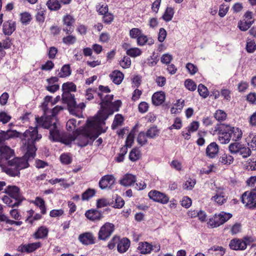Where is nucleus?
<instances>
[{
    "instance_id": "nucleus-1",
    "label": "nucleus",
    "mask_w": 256,
    "mask_h": 256,
    "mask_svg": "<svg viewBox=\"0 0 256 256\" xmlns=\"http://www.w3.org/2000/svg\"><path fill=\"white\" fill-rule=\"evenodd\" d=\"M6 138H20L23 141V149L26 150L25 158L34 159L36 156V148L35 146L36 141L42 138L41 134H38V127L30 128L24 132L21 133L16 130H8L5 132Z\"/></svg>"
},
{
    "instance_id": "nucleus-2",
    "label": "nucleus",
    "mask_w": 256,
    "mask_h": 256,
    "mask_svg": "<svg viewBox=\"0 0 256 256\" xmlns=\"http://www.w3.org/2000/svg\"><path fill=\"white\" fill-rule=\"evenodd\" d=\"M14 150L8 146H2L0 147V154L2 160H7V163L10 168H4V171L11 176H18L20 174V170L27 168L29 166L28 160L32 159L25 158V154L22 158H14L10 160L13 156Z\"/></svg>"
},
{
    "instance_id": "nucleus-3",
    "label": "nucleus",
    "mask_w": 256,
    "mask_h": 256,
    "mask_svg": "<svg viewBox=\"0 0 256 256\" xmlns=\"http://www.w3.org/2000/svg\"><path fill=\"white\" fill-rule=\"evenodd\" d=\"M218 134V140L220 143H228L232 138L234 141L238 140L242 136V132L238 128L232 127L224 124H217L214 128L213 134Z\"/></svg>"
},
{
    "instance_id": "nucleus-4",
    "label": "nucleus",
    "mask_w": 256,
    "mask_h": 256,
    "mask_svg": "<svg viewBox=\"0 0 256 256\" xmlns=\"http://www.w3.org/2000/svg\"><path fill=\"white\" fill-rule=\"evenodd\" d=\"M36 122L39 124H42L44 128L50 130L49 138L52 141L60 142L66 145H68L71 144V142L74 139L70 135L67 136H63V134H60L56 122H54L53 124H50L47 122H44L42 118L37 117L36 118Z\"/></svg>"
},
{
    "instance_id": "nucleus-5",
    "label": "nucleus",
    "mask_w": 256,
    "mask_h": 256,
    "mask_svg": "<svg viewBox=\"0 0 256 256\" xmlns=\"http://www.w3.org/2000/svg\"><path fill=\"white\" fill-rule=\"evenodd\" d=\"M100 134V132L98 131L95 132L94 134H92L91 132L88 131L82 134H78L76 136H75V134H63V136H67L70 135L74 138L71 142L72 141L76 140V144L78 146L84 147L89 144H92V142L96 139Z\"/></svg>"
},
{
    "instance_id": "nucleus-6",
    "label": "nucleus",
    "mask_w": 256,
    "mask_h": 256,
    "mask_svg": "<svg viewBox=\"0 0 256 256\" xmlns=\"http://www.w3.org/2000/svg\"><path fill=\"white\" fill-rule=\"evenodd\" d=\"M121 105L122 102L120 100H117L114 102H112L110 105V108H107L106 110L99 113L98 122L100 124H105L104 120L108 118L109 115L113 114L114 111H118Z\"/></svg>"
},
{
    "instance_id": "nucleus-7",
    "label": "nucleus",
    "mask_w": 256,
    "mask_h": 256,
    "mask_svg": "<svg viewBox=\"0 0 256 256\" xmlns=\"http://www.w3.org/2000/svg\"><path fill=\"white\" fill-rule=\"evenodd\" d=\"M62 102L66 104L68 101L74 98V95L70 93V92H76V86L72 82H66L63 84L62 86Z\"/></svg>"
},
{
    "instance_id": "nucleus-8",
    "label": "nucleus",
    "mask_w": 256,
    "mask_h": 256,
    "mask_svg": "<svg viewBox=\"0 0 256 256\" xmlns=\"http://www.w3.org/2000/svg\"><path fill=\"white\" fill-rule=\"evenodd\" d=\"M232 216L230 213H226L222 212L218 214H215L214 216L210 218L208 224L213 228H216L224 224Z\"/></svg>"
},
{
    "instance_id": "nucleus-9",
    "label": "nucleus",
    "mask_w": 256,
    "mask_h": 256,
    "mask_svg": "<svg viewBox=\"0 0 256 256\" xmlns=\"http://www.w3.org/2000/svg\"><path fill=\"white\" fill-rule=\"evenodd\" d=\"M252 242V238L248 236L244 237L242 240L234 238L230 240L229 246L233 250H244Z\"/></svg>"
},
{
    "instance_id": "nucleus-10",
    "label": "nucleus",
    "mask_w": 256,
    "mask_h": 256,
    "mask_svg": "<svg viewBox=\"0 0 256 256\" xmlns=\"http://www.w3.org/2000/svg\"><path fill=\"white\" fill-rule=\"evenodd\" d=\"M242 202L250 208H256V193L254 192H244L242 196Z\"/></svg>"
},
{
    "instance_id": "nucleus-11",
    "label": "nucleus",
    "mask_w": 256,
    "mask_h": 256,
    "mask_svg": "<svg viewBox=\"0 0 256 256\" xmlns=\"http://www.w3.org/2000/svg\"><path fill=\"white\" fill-rule=\"evenodd\" d=\"M114 230L112 224L106 222L100 228L98 233V238L100 240H106L112 234Z\"/></svg>"
},
{
    "instance_id": "nucleus-12",
    "label": "nucleus",
    "mask_w": 256,
    "mask_h": 256,
    "mask_svg": "<svg viewBox=\"0 0 256 256\" xmlns=\"http://www.w3.org/2000/svg\"><path fill=\"white\" fill-rule=\"evenodd\" d=\"M4 193L8 194V196L14 199L15 201H18L20 202L24 199L20 192L19 188L15 186H8L5 189Z\"/></svg>"
},
{
    "instance_id": "nucleus-13",
    "label": "nucleus",
    "mask_w": 256,
    "mask_h": 256,
    "mask_svg": "<svg viewBox=\"0 0 256 256\" xmlns=\"http://www.w3.org/2000/svg\"><path fill=\"white\" fill-rule=\"evenodd\" d=\"M115 183V178L112 175L107 174L103 176L99 182L98 185L102 190L111 189Z\"/></svg>"
},
{
    "instance_id": "nucleus-14",
    "label": "nucleus",
    "mask_w": 256,
    "mask_h": 256,
    "mask_svg": "<svg viewBox=\"0 0 256 256\" xmlns=\"http://www.w3.org/2000/svg\"><path fill=\"white\" fill-rule=\"evenodd\" d=\"M148 197L154 201L162 204H167L169 200L168 197L166 194L157 190H152L149 192Z\"/></svg>"
},
{
    "instance_id": "nucleus-15",
    "label": "nucleus",
    "mask_w": 256,
    "mask_h": 256,
    "mask_svg": "<svg viewBox=\"0 0 256 256\" xmlns=\"http://www.w3.org/2000/svg\"><path fill=\"white\" fill-rule=\"evenodd\" d=\"M78 240L84 245L92 244L95 242V238L93 234L90 232H86L80 234Z\"/></svg>"
},
{
    "instance_id": "nucleus-16",
    "label": "nucleus",
    "mask_w": 256,
    "mask_h": 256,
    "mask_svg": "<svg viewBox=\"0 0 256 256\" xmlns=\"http://www.w3.org/2000/svg\"><path fill=\"white\" fill-rule=\"evenodd\" d=\"M86 216L92 221L100 220L102 218V213L96 209H90L85 213Z\"/></svg>"
},
{
    "instance_id": "nucleus-17",
    "label": "nucleus",
    "mask_w": 256,
    "mask_h": 256,
    "mask_svg": "<svg viewBox=\"0 0 256 256\" xmlns=\"http://www.w3.org/2000/svg\"><path fill=\"white\" fill-rule=\"evenodd\" d=\"M68 106V110L72 114H75L76 110L78 109H83L85 108L86 105L84 102H81L78 104L76 102L75 98L72 99L66 103Z\"/></svg>"
},
{
    "instance_id": "nucleus-18",
    "label": "nucleus",
    "mask_w": 256,
    "mask_h": 256,
    "mask_svg": "<svg viewBox=\"0 0 256 256\" xmlns=\"http://www.w3.org/2000/svg\"><path fill=\"white\" fill-rule=\"evenodd\" d=\"M2 27L4 34L5 35L10 36L16 30V22L8 20L4 22Z\"/></svg>"
},
{
    "instance_id": "nucleus-19",
    "label": "nucleus",
    "mask_w": 256,
    "mask_h": 256,
    "mask_svg": "<svg viewBox=\"0 0 256 256\" xmlns=\"http://www.w3.org/2000/svg\"><path fill=\"white\" fill-rule=\"evenodd\" d=\"M218 152V145L214 142L210 144L206 148V155L210 158L215 157Z\"/></svg>"
},
{
    "instance_id": "nucleus-20",
    "label": "nucleus",
    "mask_w": 256,
    "mask_h": 256,
    "mask_svg": "<svg viewBox=\"0 0 256 256\" xmlns=\"http://www.w3.org/2000/svg\"><path fill=\"white\" fill-rule=\"evenodd\" d=\"M165 100V94L162 92H155L152 96V102L154 104L159 106L162 104Z\"/></svg>"
},
{
    "instance_id": "nucleus-21",
    "label": "nucleus",
    "mask_w": 256,
    "mask_h": 256,
    "mask_svg": "<svg viewBox=\"0 0 256 256\" xmlns=\"http://www.w3.org/2000/svg\"><path fill=\"white\" fill-rule=\"evenodd\" d=\"M48 230L44 226H41L33 234V237L35 239L44 238L48 236Z\"/></svg>"
},
{
    "instance_id": "nucleus-22",
    "label": "nucleus",
    "mask_w": 256,
    "mask_h": 256,
    "mask_svg": "<svg viewBox=\"0 0 256 256\" xmlns=\"http://www.w3.org/2000/svg\"><path fill=\"white\" fill-rule=\"evenodd\" d=\"M136 181V178L132 174H126L124 178L120 180V184L126 186L132 185Z\"/></svg>"
},
{
    "instance_id": "nucleus-23",
    "label": "nucleus",
    "mask_w": 256,
    "mask_h": 256,
    "mask_svg": "<svg viewBox=\"0 0 256 256\" xmlns=\"http://www.w3.org/2000/svg\"><path fill=\"white\" fill-rule=\"evenodd\" d=\"M114 95L107 94L104 96V99H102V101L100 102L101 108L103 109L102 112L106 110L107 108H110V105L112 102V101Z\"/></svg>"
},
{
    "instance_id": "nucleus-24",
    "label": "nucleus",
    "mask_w": 256,
    "mask_h": 256,
    "mask_svg": "<svg viewBox=\"0 0 256 256\" xmlns=\"http://www.w3.org/2000/svg\"><path fill=\"white\" fill-rule=\"evenodd\" d=\"M110 76L114 84H119L124 78V74L120 70H116L110 75Z\"/></svg>"
},
{
    "instance_id": "nucleus-25",
    "label": "nucleus",
    "mask_w": 256,
    "mask_h": 256,
    "mask_svg": "<svg viewBox=\"0 0 256 256\" xmlns=\"http://www.w3.org/2000/svg\"><path fill=\"white\" fill-rule=\"evenodd\" d=\"M137 43L139 46H144L146 43L148 45H152L154 43V40L152 38H148L146 36L142 34L137 38Z\"/></svg>"
},
{
    "instance_id": "nucleus-26",
    "label": "nucleus",
    "mask_w": 256,
    "mask_h": 256,
    "mask_svg": "<svg viewBox=\"0 0 256 256\" xmlns=\"http://www.w3.org/2000/svg\"><path fill=\"white\" fill-rule=\"evenodd\" d=\"M130 241L127 238H124L118 244V250L120 252H125L130 247Z\"/></svg>"
},
{
    "instance_id": "nucleus-27",
    "label": "nucleus",
    "mask_w": 256,
    "mask_h": 256,
    "mask_svg": "<svg viewBox=\"0 0 256 256\" xmlns=\"http://www.w3.org/2000/svg\"><path fill=\"white\" fill-rule=\"evenodd\" d=\"M152 246L147 242H142L139 244L138 248L140 250V253L146 254L150 252L152 250Z\"/></svg>"
},
{
    "instance_id": "nucleus-28",
    "label": "nucleus",
    "mask_w": 256,
    "mask_h": 256,
    "mask_svg": "<svg viewBox=\"0 0 256 256\" xmlns=\"http://www.w3.org/2000/svg\"><path fill=\"white\" fill-rule=\"evenodd\" d=\"M140 158V152L138 148H134L130 151L129 158L132 162H135Z\"/></svg>"
},
{
    "instance_id": "nucleus-29",
    "label": "nucleus",
    "mask_w": 256,
    "mask_h": 256,
    "mask_svg": "<svg viewBox=\"0 0 256 256\" xmlns=\"http://www.w3.org/2000/svg\"><path fill=\"white\" fill-rule=\"evenodd\" d=\"M46 4L51 10H57L60 8V4L58 0H48Z\"/></svg>"
},
{
    "instance_id": "nucleus-30",
    "label": "nucleus",
    "mask_w": 256,
    "mask_h": 256,
    "mask_svg": "<svg viewBox=\"0 0 256 256\" xmlns=\"http://www.w3.org/2000/svg\"><path fill=\"white\" fill-rule=\"evenodd\" d=\"M12 198H10V196H4L2 198V200L8 206L12 208L18 206L21 204V202L18 201H16L13 202Z\"/></svg>"
},
{
    "instance_id": "nucleus-31",
    "label": "nucleus",
    "mask_w": 256,
    "mask_h": 256,
    "mask_svg": "<svg viewBox=\"0 0 256 256\" xmlns=\"http://www.w3.org/2000/svg\"><path fill=\"white\" fill-rule=\"evenodd\" d=\"M71 74V70L70 64H64L61 68L60 72L58 73L60 78H66Z\"/></svg>"
},
{
    "instance_id": "nucleus-32",
    "label": "nucleus",
    "mask_w": 256,
    "mask_h": 256,
    "mask_svg": "<svg viewBox=\"0 0 256 256\" xmlns=\"http://www.w3.org/2000/svg\"><path fill=\"white\" fill-rule=\"evenodd\" d=\"M224 197L225 196L223 192L218 191L216 194L212 198V199L214 200L217 204L221 205L226 200Z\"/></svg>"
},
{
    "instance_id": "nucleus-33",
    "label": "nucleus",
    "mask_w": 256,
    "mask_h": 256,
    "mask_svg": "<svg viewBox=\"0 0 256 256\" xmlns=\"http://www.w3.org/2000/svg\"><path fill=\"white\" fill-rule=\"evenodd\" d=\"M34 203L36 206L40 208L42 214H45L46 213L45 202L43 199L40 197H36L35 199Z\"/></svg>"
},
{
    "instance_id": "nucleus-34",
    "label": "nucleus",
    "mask_w": 256,
    "mask_h": 256,
    "mask_svg": "<svg viewBox=\"0 0 256 256\" xmlns=\"http://www.w3.org/2000/svg\"><path fill=\"white\" fill-rule=\"evenodd\" d=\"M254 22V20L240 21L238 23V27L241 30L246 31L250 27Z\"/></svg>"
},
{
    "instance_id": "nucleus-35",
    "label": "nucleus",
    "mask_w": 256,
    "mask_h": 256,
    "mask_svg": "<svg viewBox=\"0 0 256 256\" xmlns=\"http://www.w3.org/2000/svg\"><path fill=\"white\" fill-rule=\"evenodd\" d=\"M158 134L159 130L156 126H154L148 129L146 132V136L148 138H154L156 136H158Z\"/></svg>"
},
{
    "instance_id": "nucleus-36",
    "label": "nucleus",
    "mask_w": 256,
    "mask_h": 256,
    "mask_svg": "<svg viewBox=\"0 0 256 256\" xmlns=\"http://www.w3.org/2000/svg\"><path fill=\"white\" fill-rule=\"evenodd\" d=\"M174 14V9L172 8L168 7L162 16V18L166 22H169L172 20Z\"/></svg>"
},
{
    "instance_id": "nucleus-37",
    "label": "nucleus",
    "mask_w": 256,
    "mask_h": 256,
    "mask_svg": "<svg viewBox=\"0 0 256 256\" xmlns=\"http://www.w3.org/2000/svg\"><path fill=\"white\" fill-rule=\"evenodd\" d=\"M234 161V158L232 156L224 154L220 156L219 162L224 164H230Z\"/></svg>"
},
{
    "instance_id": "nucleus-38",
    "label": "nucleus",
    "mask_w": 256,
    "mask_h": 256,
    "mask_svg": "<svg viewBox=\"0 0 256 256\" xmlns=\"http://www.w3.org/2000/svg\"><path fill=\"white\" fill-rule=\"evenodd\" d=\"M95 194V190L89 188L82 194V200H88L90 198L94 196Z\"/></svg>"
},
{
    "instance_id": "nucleus-39",
    "label": "nucleus",
    "mask_w": 256,
    "mask_h": 256,
    "mask_svg": "<svg viewBox=\"0 0 256 256\" xmlns=\"http://www.w3.org/2000/svg\"><path fill=\"white\" fill-rule=\"evenodd\" d=\"M62 41L63 43L66 44H73L76 42V38L74 36L68 34L66 36L62 38Z\"/></svg>"
},
{
    "instance_id": "nucleus-40",
    "label": "nucleus",
    "mask_w": 256,
    "mask_h": 256,
    "mask_svg": "<svg viewBox=\"0 0 256 256\" xmlns=\"http://www.w3.org/2000/svg\"><path fill=\"white\" fill-rule=\"evenodd\" d=\"M64 26H72L74 22V18L70 15H66L63 18Z\"/></svg>"
},
{
    "instance_id": "nucleus-41",
    "label": "nucleus",
    "mask_w": 256,
    "mask_h": 256,
    "mask_svg": "<svg viewBox=\"0 0 256 256\" xmlns=\"http://www.w3.org/2000/svg\"><path fill=\"white\" fill-rule=\"evenodd\" d=\"M214 118L218 121H223L226 119V114L222 110H217L214 115Z\"/></svg>"
},
{
    "instance_id": "nucleus-42",
    "label": "nucleus",
    "mask_w": 256,
    "mask_h": 256,
    "mask_svg": "<svg viewBox=\"0 0 256 256\" xmlns=\"http://www.w3.org/2000/svg\"><path fill=\"white\" fill-rule=\"evenodd\" d=\"M242 144L239 142H234L231 144L229 146V150L232 154H236L239 152V151L242 147Z\"/></svg>"
},
{
    "instance_id": "nucleus-43",
    "label": "nucleus",
    "mask_w": 256,
    "mask_h": 256,
    "mask_svg": "<svg viewBox=\"0 0 256 256\" xmlns=\"http://www.w3.org/2000/svg\"><path fill=\"white\" fill-rule=\"evenodd\" d=\"M198 90L200 95L204 98H206L208 95V91L207 88L202 84L198 85Z\"/></svg>"
},
{
    "instance_id": "nucleus-44",
    "label": "nucleus",
    "mask_w": 256,
    "mask_h": 256,
    "mask_svg": "<svg viewBox=\"0 0 256 256\" xmlns=\"http://www.w3.org/2000/svg\"><path fill=\"white\" fill-rule=\"evenodd\" d=\"M120 64L124 68H128L131 65V60L129 57L124 56L123 58L120 61Z\"/></svg>"
},
{
    "instance_id": "nucleus-45",
    "label": "nucleus",
    "mask_w": 256,
    "mask_h": 256,
    "mask_svg": "<svg viewBox=\"0 0 256 256\" xmlns=\"http://www.w3.org/2000/svg\"><path fill=\"white\" fill-rule=\"evenodd\" d=\"M40 242H34L26 244L28 253L32 252L41 246Z\"/></svg>"
},
{
    "instance_id": "nucleus-46",
    "label": "nucleus",
    "mask_w": 256,
    "mask_h": 256,
    "mask_svg": "<svg viewBox=\"0 0 256 256\" xmlns=\"http://www.w3.org/2000/svg\"><path fill=\"white\" fill-rule=\"evenodd\" d=\"M141 50L138 48H131L127 50L126 54L132 57H136L141 54Z\"/></svg>"
},
{
    "instance_id": "nucleus-47",
    "label": "nucleus",
    "mask_w": 256,
    "mask_h": 256,
    "mask_svg": "<svg viewBox=\"0 0 256 256\" xmlns=\"http://www.w3.org/2000/svg\"><path fill=\"white\" fill-rule=\"evenodd\" d=\"M146 137V134H145L144 132H140L137 138L138 142L142 146L146 144L148 142Z\"/></svg>"
},
{
    "instance_id": "nucleus-48",
    "label": "nucleus",
    "mask_w": 256,
    "mask_h": 256,
    "mask_svg": "<svg viewBox=\"0 0 256 256\" xmlns=\"http://www.w3.org/2000/svg\"><path fill=\"white\" fill-rule=\"evenodd\" d=\"M186 87L190 90L194 91L196 90V85L194 81L188 79L184 82Z\"/></svg>"
},
{
    "instance_id": "nucleus-49",
    "label": "nucleus",
    "mask_w": 256,
    "mask_h": 256,
    "mask_svg": "<svg viewBox=\"0 0 256 256\" xmlns=\"http://www.w3.org/2000/svg\"><path fill=\"white\" fill-rule=\"evenodd\" d=\"M240 154L244 158H246L249 156L251 154V150L249 148L243 146L242 145L239 151Z\"/></svg>"
},
{
    "instance_id": "nucleus-50",
    "label": "nucleus",
    "mask_w": 256,
    "mask_h": 256,
    "mask_svg": "<svg viewBox=\"0 0 256 256\" xmlns=\"http://www.w3.org/2000/svg\"><path fill=\"white\" fill-rule=\"evenodd\" d=\"M60 160L64 164H68L72 162V160L68 154H64L60 156Z\"/></svg>"
},
{
    "instance_id": "nucleus-51",
    "label": "nucleus",
    "mask_w": 256,
    "mask_h": 256,
    "mask_svg": "<svg viewBox=\"0 0 256 256\" xmlns=\"http://www.w3.org/2000/svg\"><path fill=\"white\" fill-rule=\"evenodd\" d=\"M114 16L110 12H108L107 14L104 15L102 18L103 22L106 24H110L114 20Z\"/></svg>"
},
{
    "instance_id": "nucleus-52",
    "label": "nucleus",
    "mask_w": 256,
    "mask_h": 256,
    "mask_svg": "<svg viewBox=\"0 0 256 256\" xmlns=\"http://www.w3.org/2000/svg\"><path fill=\"white\" fill-rule=\"evenodd\" d=\"M66 126L68 130H72L76 127V120L75 119H70L66 123Z\"/></svg>"
},
{
    "instance_id": "nucleus-53",
    "label": "nucleus",
    "mask_w": 256,
    "mask_h": 256,
    "mask_svg": "<svg viewBox=\"0 0 256 256\" xmlns=\"http://www.w3.org/2000/svg\"><path fill=\"white\" fill-rule=\"evenodd\" d=\"M198 216V219L201 222H204L206 220V213L202 210H200L198 212L197 211L196 212H194V214H192V216Z\"/></svg>"
},
{
    "instance_id": "nucleus-54",
    "label": "nucleus",
    "mask_w": 256,
    "mask_h": 256,
    "mask_svg": "<svg viewBox=\"0 0 256 256\" xmlns=\"http://www.w3.org/2000/svg\"><path fill=\"white\" fill-rule=\"evenodd\" d=\"M196 183V180H195L190 178L186 182L184 185V188L186 190H192L194 187Z\"/></svg>"
},
{
    "instance_id": "nucleus-55",
    "label": "nucleus",
    "mask_w": 256,
    "mask_h": 256,
    "mask_svg": "<svg viewBox=\"0 0 256 256\" xmlns=\"http://www.w3.org/2000/svg\"><path fill=\"white\" fill-rule=\"evenodd\" d=\"M142 34V31L138 28H133L130 32V35L133 38H137Z\"/></svg>"
},
{
    "instance_id": "nucleus-56",
    "label": "nucleus",
    "mask_w": 256,
    "mask_h": 256,
    "mask_svg": "<svg viewBox=\"0 0 256 256\" xmlns=\"http://www.w3.org/2000/svg\"><path fill=\"white\" fill-rule=\"evenodd\" d=\"M124 121V118L122 114H117L116 115L112 126H118L121 125Z\"/></svg>"
},
{
    "instance_id": "nucleus-57",
    "label": "nucleus",
    "mask_w": 256,
    "mask_h": 256,
    "mask_svg": "<svg viewBox=\"0 0 256 256\" xmlns=\"http://www.w3.org/2000/svg\"><path fill=\"white\" fill-rule=\"evenodd\" d=\"M97 92L96 88L92 89V88H88L86 91V100H90L94 98V94Z\"/></svg>"
},
{
    "instance_id": "nucleus-58",
    "label": "nucleus",
    "mask_w": 256,
    "mask_h": 256,
    "mask_svg": "<svg viewBox=\"0 0 256 256\" xmlns=\"http://www.w3.org/2000/svg\"><path fill=\"white\" fill-rule=\"evenodd\" d=\"M20 15V20L22 24L30 22L32 19L30 14L28 12H25L21 14Z\"/></svg>"
},
{
    "instance_id": "nucleus-59",
    "label": "nucleus",
    "mask_w": 256,
    "mask_h": 256,
    "mask_svg": "<svg viewBox=\"0 0 256 256\" xmlns=\"http://www.w3.org/2000/svg\"><path fill=\"white\" fill-rule=\"evenodd\" d=\"M109 202L106 198H100L97 200L96 206L98 208L106 206L109 205Z\"/></svg>"
},
{
    "instance_id": "nucleus-60",
    "label": "nucleus",
    "mask_w": 256,
    "mask_h": 256,
    "mask_svg": "<svg viewBox=\"0 0 256 256\" xmlns=\"http://www.w3.org/2000/svg\"><path fill=\"white\" fill-rule=\"evenodd\" d=\"M186 68L191 74H195L198 70L196 66L191 63H188L186 65Z\"/></svg>"
},
{
    "instance_id": "nucleus-61",
    "label": "nucleus",
    "mask_w": 256,
    "mask_h": 256,
    "mask_svg": "<svg viewBox=\"0 0 256 256\" xmlns=\"http://www.w3.org/2000/svg\"><path fill=\"white\" fill-rule=\"evenodd\" d=\"M11 118V116L8 115L5 112H0V122L4 124L8 122Z\"/></svg>"
},
{
    "instance_id": "nucleus-62",
    "label": "nucleus",
    "mask_w": 256,
    "mask_h": 256,
    "mask_svg": "<svg viewBox=\"0 0 256 256\" xmlns=\"http://www.w3.org/2000/svg\"><path fill=\"white\" fill-rule=\"evenodd\" d=\"M119 240V237L117 236H114L108 243V248L110 250L113 249L115 247L116 244H118Z\"/></svg>"
},
{
    "instance_id": "nucleus-63",
    "label": "nucleus",
    "mask_w": 256,
    "mask_h": 256,
    "mask_svg": "<svg viewBox=\"0 0 256 256\" xmlns=\"http://www.w3.org/2000/svg\"><path fill=\"white\" fill-rule=\"evenodd\" d=\"M247 184L253 188V190L256 191V176H251L246 180Z\"/></svg>"
},
{
    "instance_id": "nucleus-64",
    "label": "nucleus",
    "mask_w": 256,
    "mask_h": 256,
    "mask_svg": "<svg viewBox=\"0 0 256 256\" xmlns=\"http://www.w3.org/2000/svg\"><path fill=\"white\" fill-rule=\"evenodd\" d=\"M166 32L164 28H160L159 30L158 40L160 42H163L166 36Z\"/></svg>"
}]
</instances>
